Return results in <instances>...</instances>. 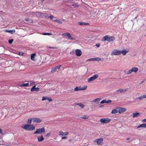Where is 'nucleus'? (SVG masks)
<instances>
[{"mask_svg": "<svg viewBox=\"0 0 146 146\" xmlns=\"http://www.w3.org/2000/svg\"><path fill=\"white\" fill-rule=\"evenodd\" d=\"M115 40V38L113 36H111L106 35L104 36L102 38V41H107L109 42L113 41Z\"/></svg>", "mask_w": 146, "mask_h": 146, "instance_id": "f257e3e1", "label": "nucleus"}, {"mask_svg": "<svg viewBox=\"0 0 146 146\" xmlns=\"http://www.w3.org/2000/svg\"><path fill=\"white\" fill-rule=\"evenodd\" d=\"M21 127L22 128L28 131H33L35 129L34 126L29 124H25Z\"/></svg>", "mask_w": 146, "mask_h": 146, "instance_id": "f03ea898", "label": "nucleus"}, {"mask_svg": "<svg viewBox=\"0 0 146 146\" xmlns=\"http://www.w3.org/2000/svg\"><path fill=\"white\" fill-rule=\"evenodd\" d=\"M45 129L44 127L42 128L36 130V131L34 133V134H39L41 135L43 134L45 132Z\"/></svg>", "mask_w": 146, "mask_h": 146, "instance_id": "7ed1b4c3", "label": "nucleus"}, {"mask_svg": "<svg viewBox=\"0 0 146 146\" xmlns=\"http://www.w3.org/2000/svg\"><path fill=\"white\" fill-rule=\"evenodd\" d=\"M111 119L108 118H102L100 119V121L101 122L102 125L104 124V123H108L110 122Z\"/></svg>", "mask_w": 146, "mask_h": 146, "instance_id": "20e7f679", "label": "nucleus"}, {"mask_svg": "<svg viewBox=\"0 0 146 146\" xmlns=\"http://www.w3.org/2000/svg\"><path fill=\"white\" fill-rule=\"evenodd\" d=\"M121 51L117 49L113 50L111 53V55H118L121 54Z\"/></svg>", "mask_w": 146, "mask_h": 146, "instance_id": "39448f33", "label": "nucleus"}, {"mask_svg": "<svg viewBox=\"0 0 146 146\" xmlns=\"http://www.w3.org/2000/svg\"><path fill=\"white\" fill-rule=\"evenodd\" d=\"M98 77V74H95L94 75L88 78L87 81L88 82H90L92 81H94Z\"/></svg>", "mask_w": 146, "mask_h": 146, "instance_id": "423d86ee", "label": "nucleus"}, {"mask_svg": "<svg viewBox=\"0 0 146 146\" xmlns=\"http://www.w3.org/2000/svg\"><path fill=\"white\" fill-rule=\"evenodd\" d=\"M103 138H101L99 139H96L94 141H96L98 145H102L103 143Z\"/></svg>", "mask_w": 146, "mask_h": 146, "instance_id": "0eeeda50", "label": "nucleus"}, {"mask_svg": "<svg viewBox=\"0 0 146 146\" xmlns=\"http://www.w3.org/2000/svg\"><path fill=\"white\" fill-rule=\"evenodd\" d=\"M62 35L63 36H67L68 38L72 40H74L75 39L74 38H73L72 37L70 34L68 33H64L62 34Z\"/></svg>", "mask_w": 146, "mask_h": 146, "instance_id": "6e6552de", "label": "nucleus"}, {"mask_svg": "<svg viewBox=\"0 0 146 146\" xmlns=\"http://www.w3.org/2000/svg\"><path fill=\"white\" fill-rule=\"evenodd\" d=\"M117 109L118 110V112L120 113L124 112L126 110V109L123 108L117 107Z\"/></svg>", "mask_w": 146, "mask_h": 146, "instance_id": "1a4fd4ad", "label": "nucleus"}, {"mask_svg": "<svg viewBox=\"0 0 146 146\" xmlns=\"http://www.w3.org/2000/svg\"><path fill=\"white\" fill-rule=\"evenodd\" d=\"M61 66V65H60L58 66L54 67L52 69L51 72L52 73H54L55 72V71H56L57 69L59 70L60 69V67Z\"/></svg>", "mask_w": 146, "mask_h": 146, "instance_id": "9d476101", "label": "nucleus"}, {"mask_svg": "<svg viewBox=\"0 0 146 146\" xmlns=\"http://www.w3.org/2000/svg\"><path fill=\"white\" fill-rule=\"evenodd\" d=\"M76 54L77 56H80L82 54V52L81 50L77 49L75 50Z\"/></svg>", "mask_w": 146, "mask_h": 146, "instance_id": "9b49d317", "label": "nucleus"}, {"mask_svg": "<svg viewBox=\"0 0 146 146\" xmlns=\"http://www.w3.org/2000/svg\"><path fill=\"white\" fill-rule=\"evenodd\" d=\"M33 121L34 123H40L42 120L38 118H33Z\"/></svg>", "mask_w": 146, "mask_h": 146, "instance_id": "f8f14e48", "label": "nucleus"}, {"mask_svg": "<svg viewBox=\"0 0 146 146\" xmlns=\"http://www.w3.org/2000/svg\"><path fill=\"white\" fill-rule=\"evenodd\" d=\"M40 90V88H36V86L34 85L31 89V92H33L34 91H38Z\"/></svg>", "mask_w": 146, "mask_h": 146, "instance_id": "ddd939ff", "label": "nucleus"}, {"mask_svg": "<svg viewBox=\"0 0 146 146\" xmlns=\"http://www.w3.org/2000/svg\"><path fill=\"white\" fill-rule=\"evenodd\" d=\"M132 114H133L132 117L133 118H134L135 117H139L140 115L139 113H137V112L133 113Z\"/></svg>", "mask_w": 146, "mask_h": 146, "instance_id": "4468645a", "label": "nucleus"}, {"mask_svg": "<svg viewBox=\"0 0 146 146\" xmlns=\"http://www.w3.org/2000/svg\"><path fill=\"white\" fill-rule=\"evenodd\" d=\"M38 141L39 142L42 141L44 139V138L43 137L42 135H40L38 136L37 137Z\"/></svg>", "mask_w": 146, "mask_h": 146, "instance_id": "2eb2a0df", "label": "nucleus"}, {"mask_svg": "<svg viewBox=\"0 0 146 146\" xmlns=\"http://www.w3.org/2000/svg\"><path fill=\"white\" fill-rule=\"evenodd\" d=\"M127 88L125 89H119L118 90H117L116 91L117 92H120L121 93L122 92H126L127 90Z\"/></svg>", "mask_w": 146, "mask_h": 146, "instance_id": "dca6fc26", "label": "nucleus"}, {"mask_svg": "<svg viewBox=\"0 0 146 146\" xmlns=\"http://www.w3.org/2000/svg\"><path fill=\"white\" fill-rule=\"evenodd\" d=\"M117 109V108H116L113 110L111 112V113L112 114H115L118 112V110Z\"/></svg>", "mask_w": 146, "mask_h": 146, "instance_id": "f3484780", "label": "nucleus"}, {"mask_svg": "<svg viewBox=\"0 0 146 146\" xmlns=\"http://www.w3.org/2000/svg\"><path fill=\"white\" fill-rule=\"evenodd\" d=\"M5 32L8 33H10L11 34H13L15 32V30H12L8 31V30H6L5 31Z\"/></svg>", "mask_w": 146, "mask_h": 146, "instance_id": "a211bd4d", "label": "nucleus"}, {"mask_svg": "<svg viewBox=\"0 0 146 146\" xmlns=\"http://www.w3.org/2000/svg\"><path fill=\"white\" fill-rule=\"evenodd\" d=\"M141 127H146V123H143L137 126V128H139Z\"/></svg>", "mask_w": 146, "mask_h": 146, "instance_id": "6ab92c4d", "label": "nucleus"}, {"mask_svg": "<svg viewBox=\"0 0 146 146\" xmlns=\"http://www.w3.org/2000/svg\"><path fill=\"white\" fill-rule=\"evenodd\" d=\"M132 72H134L135 73L138 71V69L137 67H133V68L131 69Z\"/></svg>", "mask_w": 146, "mask_h": 146, "instance_id": "aec40b11", "label": "nucleus"}, {"mask_svg": "<svg viewBox=\"0 0 146 146\" xmlns=\"http://www.w3.org/2000/svg\"><path fill=\"white\" fill-rule=\"evenodd\" d=\"M101 99V98H97L92 100V102H97L100 101Z\"/></svg>", "mask_w": 146, "mask_h": 146, "instance_id": "412c9836", "label": "nucleus"}, {"mask_svg": "<svg viewBox=\"0 0 146 146\" xmlns=\"http://www.w3.org/2000/svg\"><path fill=\"white\" fill-rule=\"evenodd\" d=\"M36 54L35 53H33L32 54L31 56V60L33 61L35 60V56Z\"/></svg>", "mask_w": 146, "mask_h": 146, "instance_id": "4be33fe9", "label": "nucleus"}, {"mask_svg": "<svg viewBox=\"0 0 146 146\" xmlns=\"http://www.w3.org/2000/svg\"><path fill=\"white\" fill-rule=\"evenodd\" d=\"M129 51L126 50H122V51H121V53H122L123 55H125Z\"/></svg>", "mask_w": 146, "mask_h": 146, "instance_id": "5701e85b", "label": "nucleus"}, {"mask_svg": "<svg viewBox=\"0 0 146 146\" xmlns=\"http://www.w3.org/2000/svg\"><path fill=\"white\" fill-rule=\"evenodd\" d=\"M29 83H23L21 85H19L20 86H25V87H28L29 86Z\"/></svg>", "mask_w": 146, "mask_h": 146, "instance_id": "b1692460", "label": "nucleus"}, {"mask_svg": "<svg viewBox=\"0 0 146 146\" xmlns=\"http://www.w3.org/2000/svg\"><path fill=\"white\" fill-rule=\"evenodd\" d=\"M81 90V87H76L74 89V90L75 91H78L79 90Z\"/></svg>", "mask_w": 146, "mask_h": 146, "instance_id": "393cba45", "label": "nucleus"}, {"mask_svg": "<svg viewBox=\"0 0 146 146\" xmlns=\"http://www.w3.org/2000/svg\"><path fill=\"white\" fill-rule=\"evenodd\" d=\"M79 25H89V23H88L82 22H80L79 23Z\"/></svg>", "mask_w": 146, "mask_h": 146, "instance_id": "a878e982", "label": "nucleus"}, {"mask_svg": "<svg viewBox=\"0 0 146 146\" xmlns=\"http://www.w3.org/2000/svg\"><path fill=\"white\" fill-rule=\"evenodd\" d=\"M52 21L53 22H56L59 24H62V22L60 21L59 20L57 19L53 20Z\"/></svg>", "mask_w": 146, "mask_h": 146, "instance_id": "bb28decb", "label": "nucleus"}, {"mask_svg": "<svg viewBox=\"0 0 146 146\" xmlns=\"http://www.w3.org/2000/svg\"><path fill=\"white\" fill-rule=\"evenodd\" d=\"M77 104L80 106L82 108H84L85 106L82 103H78Z\"/></svg>", "mask_w": 146, "mask_h": 146, "instance_id": "cd10ccee", "label": "nucleus"}, {"mask_svg": "<svg viewBox=\"0 0 146 146\" xmlns=\"http://www.w3.org/2000/svg\"><path fill=\"white\" fill-rule=\"evenodd\" d=\"M59 135L60 136H64V133L62 131H60L59 132Z\"/></svg>", "mask_w": 146, "mask_h": 146, "instance_id": "c85d7f7f", "label": "nucleus"}, {"mask_svg": "<svg viewBox=\"0 0 146 146\" xmlns=\"http://www.w3.org/2000/svg\"><path fill=\"white\" fill-rule=\"evenodd\" d=\"M81 118L84 119H88L89 118V117L87 115H84L82 117H81Z\"/></svg>", "mask_w": 146, "mask_h": 146, "instance_id": "c756f323", "label": "nucleus"}, {"mask_svg": "<svg viewBox=\"0 0 146 146\" xmlns=\"http://www.w3.org/2000/svg\"><path fill=\"white\" fill-rule=\"evenodd\" d=\"M87 88L86 86H84L82 87H81V90H85Z\"/></svg>", "mask_w": 146, "mask_h": 146, "instance_id": "7c9ffc66", "label": "nucleus"}, {"mask_svg": "<svg viewBox=\"0 0 146 146\" xmlns=\"http://www.w3.org/2000/svg\"><path fill=\"white\" fill-rule=\"evenodd\" d=\"M72 6L73 7H79V6L78 4H73L72 5Z\"/></svg>", "mask_w": 146, "mask_h": 146, "instance_id": "2f4dec72", "label": "nucleus"}, {"mask_svg": "<svg viewBox=\"0 0 146 146\" xmlns=\"http://www.w3.org/2000/svg\"><path fill=\"white\" fill-rule=\"evenodd\" d=\"M132 71L131 69L129 70H128V71L126 73V74H131L132 72Z\"/></svg>", "mask_w": 146, "mask_h": 146, "instance_id": "473e14b6", "label": "nucleus"}, {"mask_svg": "<svg viewBox=\"0 0 146 146\" xmlns=\"http://www.w3.org/2000/svg\"><path fill=\"white\" fill-rule=\"evenodd\" d=\"M13 41V39H11L9 40L8 42L9 44H11L12 43Z\"/></svg>", "mask_w": 146, "mask_h": 146, "instance_id": "72a5a7b5", "label": "nucleus"}, {"mask_svg": "<svg viewBox=\"0 0 146 146\" xmlns=\"http://www.w3.org/2000/svg\"><path fill=\"white\" fill-rule=\"evenodd\" d=\"M95 59L96 60L98 61H100L101 60V59L99 57L95 58Z\"/></svg>", "mask_w": 146, "mask_h": 146, "instance_id": "f704fd0d", "label": "nucleus"}, {"mask_svg": "<svg viewBox=\"0 0 146 146\" xmlns=\"http://www.w3.org/2000/svg\"><path fill=\"white\" fill-rule=\"evenodd\" d=\"M43 35H51L52 34L51 33H43Z\"/></svg>", "mask_w": 146, "mask_h": 146, "instance_id": "c9c22d12", "label": "nucleus"}, {"mask_svg": "<svg viewBox=\"0 0 146 146\" xmlns=\"http://www.w3.org/2000/svg\"><path fill=\"white\" fill-rule=\"evenodd\" d=\"M106 100H103L101 101L100 102L101 104H103L104 103H106Z\"/></svg>", "mask_w": 146, "mask_h": 146, "instance_id": "e433bc0d", "label": "nucleus"}, {"mask_svg": "<svg viewBox=\"0 0 146 146\" xmlns=\"http://www.w3.org/2000/svg\"><path fill=\"white\" fill-rule=\"evenodd\" d=\"M32 119H28V123H31V122H32Z\"/></svg>", "mask_w": 146, "mask_h": 146, "instance_id": "4c0bfd02", "label": "nucleus"}, {"mask_svg": "<svg viewBox=\"0 0 146 146\" xmlns=\"http://www.w3.org/2000/svg\"><path fill=\"white\" fill-rule=\"evenodd\" d=\"M47 100L49 102H51L52 101V99L51 98H47Z\"/></svg>", "mask_w": 146, "mask_h": 146, "instance_id": "58836bf2", "label": "nucleus"}, {"mask_svg": "<svg viewBox=\"0 0 146 146\" xmlns=\"http://www.w3.org/2000/svg\"><path fill=\"white\" fill-rule=\"evenodd\" d=\"M53 16L52 15H50L49 16V18L51 19H52L53 18Z\"/></svg>", "mask_w": 146, "mask_h": 146, "instance_id": "ea45409f", "label": "nucleus"}, {"mask_svg": "<svg viewBox=\"0 0 146 146\" xmlns=\"http://www.w3.org/2000/svg\"><path fill=\"white\" fill-rule=\"evenodd\" d=\"M46 99H47V98L46 97L43 96L42 97V100L43 101V100H46Z\"/></svg>", "mask_w": 146, "mask_h": 146, "instance_id": "a19ab883", "label": "nucleus"}, {"mask_svg": "<svg viewBox=\"0 0 146 146\" xmlns=\"http://www.w3.org/2000/svg\"><path fill=\"white\" fill-rule=\"evenodd\" d=\"M50 135L51 133H49L46 134V136L47 137H49L50 136Z\"/></svg>", "mask_w": 146, "mask_h": 146, "instance_id": "79ce46f5", "label": "nucleus"}, {"mask_svg": "<svg viewBox=\"0 0 146 146\" xmlns=\"http://www.w3.org/2000/svg\"><path fill=\"white\" fill-rule=\"evenodd\" d=\"M69 134V133L68 132H66L64 133V135H66Z\"/></svg>", "mask_w": 146, "mask_h": 146, "instance_id": "37998d69", "label": "nucleus"}, {"mask_svg": "<svg viewBox=\"0 0 146 146\" xmlns=\"http://www.w3.org/2000/svg\"><path fill=\"white\" fill-rule=\"evenodd\" d=\"M88 60H91L92 61H94V60H96V59H95V58H92L91 59H88Z\"/></svg>", "mask_w": 146, "mask_h": 146, "instance_id": "c03bdc74", "label": "nucleus"}, {"mask_svg": "<svg viewBox=\"0 0 146 146\" xmlns=\"http://www.w3.org/2000/svg\"><path fill=\"white\" fill-rule=\"evenodd\" d=\"M0 133L1 134H3V132L2 131V130L0 128Z\"/></svg>", "mask_w": 146, "mask_h": 146, "instance_id": "a18cd8bd", "label": "nucleus"}, {"mask_svg": "<svg viewBox=\"0 0 146 146\" xmlns=\"http://www.w3.org/2000/svg\"><path fill=\"white\" fill-rule=\"evenodd\" d=\"M111 100H108V101L107 100H106V103H110V102H111Z\"/></svg>", "mask_w": 146, "mask_h": 146, "instance_id": "49530a36", "label": "nucleus"}, {"mask_svg": "<svg viewBox=\"0 0 146 146\" xmlns=\"http://www.w3.org/2000/svg\"><path fill=\"white\" fill-rule=\"evenodd\" d=\"M67 137H66V136L62 137V139H66L67 138Z\"/></svg>", "mask_w": 146, "mask_h": 146, "instance_id": "de8ad7c7", "label": "nucleus"}, {"mask_svg": "<svg viewBox=\"0 0 146 146\" xmlns=\"http://www.w3.org/2000/svg\"><path fill=\"white\" fill-rule=\"evenodd\" d=\"M35 82H31L30 83V85H31L32 84H35Z\"/></svg>", "mask_w": 146, "mask_h": 146, "instance_id": "09e8293b", "label": "nucleus"}, {"mask_svg": "<svg viewBox=\"0 0 146 146\" xmlns=\"http://www.w3.org/2000/svg\"><path fill=\"white\" fill-rule=\"evenodd\" d=\"M96 46L97 47H98L100 46V44H96Z\"/></svg>", "mask_w": 146, "mask_h": 146, "instance_id": "8fccbe9b", "label": "nucleus"}, {"mask_svg": "<svg viewBox=\"0 0 146 146\" xmlns=\"http://www.w3.org/2000/svg\"><path fill=\"white\" fill-rule=\"evenodd\" d=\"M143 98H146V95H144L142 96Z\"/></svg>", "mask_w": 146, "mask_h": 146, "instance_id": "3c124183", "label": "nucleus"}, {"mask_svg": "<svg viewBox=\"0 0 146 146\" xmlns=\"http://www.w3.org/2000/svg\"><path fill=\"white\" fill-rule=\"evenodd\" d=\"M29 18H27L26 19H25V20L26 21H29Z\"/></svg>", "mask_w": 146, "mask_h": 146, "instance_id": "603ef678", "label": "nucleus"}, {"mask_svg": "<svg viewBox=\"0 0 146 146\" xmlns=\"http://www.w3.org/2000/svg\"><path fill=\"white\" fill-rule=\"evenodd\" d=\"M139 98L140 100H141L143 98L142 97V96H141V97H139Z\"/></svg>", "mask_w": 146, "mask_h": 146, "instance_id": "864d4df0", "label": "nucleus"}, {"mask_svg": "<svg viewBox=\"0 0 146 146\" xmlns=\"http://www.w3.org/2000/svg\"><path fill=\"white\" fill-rule=\"evenodd\" d=\"M30 22L31 23H32L33 22V20H32V19H31L30 20Z\"/></svg>", "mask_w": 146, "mask_h": 146, "instance_id": "5fc2aeb1", "label": "nucleus"}, {"mask_svg": "<svg viewBox=\"0 0 146 146\" xmlns=\"http://www.w3.org/2000/svg\"><path fill=\"white\" fill-rule=\"evenodd\" d=\"M143 121L144 122V121H146V119H144L143 120Z\"/></svg>", "mask_w": 146, "mask_h": 146, "instance_id": "6e6d98bb", "label": "nucleus"}, {"mask_svg": "<svg viewBox=\"0 0 146 146\" xmlns=\"http://www.w3.org/2000/svg\"><path fill=\"white\" fill-rule=\"evenodd\" d=\"M48 48H52V49L54 48V47H49Z\"/></svg>", "mask_w": 146, "mask_h": 146, "instance_id": "4d7b16f0", "label": "nucleus"}, {"mask_svg": "<svg viewBox=\"0 0 146 146\" xmlns=\"http://www.w3.org/2000/svg\"><path fill=\"white\" fill-rule=\"evenodd\" d=\"M129 139V138H127V140H128Z\"/></svg>", "mask_w": 146, "mask_h": 146, "instance_id": "13d9d810", "label": "nucleus"}, {"mask_svg": "<svg viewBox=\"0 0 146 146\" xmlns=\"http://www.w3.org/2000/svg\"><path fill=\"white\" fill-rule=\"evenodd\" d=\"M19 55H20V54H21V52H19Z\"/></svg>", "mask_w": 146, "mask_h": 146, "instance_id": "bf43d9fd", "label": "nucleus"}, {"mask_svg": "<svg viewBox=\"0 0 146 146\" xmlns=\"http://www.w3.org/2000/svg\"><path fill=\"white\" fill-rule=\"evenodd\" d=\"M102 106H100V108L102 107Z\"/></svg>", "mask_w": 146, "mask_h": 146, "instance_id": "052dcab7", "label": "nucleus"}, {"mask_svg": "<svg viewBox=\"0 0 146 146\" xmlns=\"http://www.w3.org/2000/svg\"><path fill=\"white\" fill-rule=\"evenodd\" d=\"M69 141H71V139H70V140H69Z\"/></svg>", "mask_w": 146, "mask_h": 146, "instance_id": "680f3d73", "label": "nucleus"}, {"mask_svg": "<svg viewBox=\"0 0 146 146\" xmlns=\"http://www.w3.org/2000/svg\"><path fill=\"white\" fill-rule=\"evenodd\" d=\"M23 54H22V55H23Z\"/></svg>", "mask_w": 146, "mask_h": 146, "instance_id": "e2e57ef3", "label": "nucleus"}, {"mask_svg": "<svg viewBox=\"0 0 146 146\" xmlns=\"http://www.w3.org/2000/svg\"><path fill=\"white\" fill-rule=\"evenodd\" d=\"M9 146L7 145V146Z\"/></svg>", "mask_w": 146, "mask_h": 146, "instance_id": "0e129e2a", "label": "nucleus"}]
</instances>
